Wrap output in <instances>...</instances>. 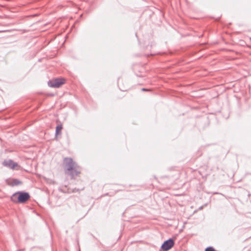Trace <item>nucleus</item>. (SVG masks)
Segmentation results:
<instances>
[{"label":"nucleus","instance_id":"nucleus-1","mask_svg":"<svg viewBox=\"0 0 251 251\" xmlns=\"http://www.w3.org/2000/svg\"><path fill=\"white\" fill-rule=\"evenodd\" d=\"M30 198L29 194L24 191H18L11 197V201L14 203H24Z\"/></svg>","mask_w":251,"mask_h":251},{"label":"nucleus","instance_id":"nucleus-2","mask_svg":"<svg viewBox=\"0 0 251 251\" xmlns=\"http://www.w3.org/2000/svg\"><path fill=\"white\" fill-rule=\"evenodd\" d=\"M64 163L66 171L72 170L73 168H75L77 167V164L75 162L73 161L72 158H65L64 159Z\"/></svg>","mask_w":251,"mask_h":251},{"label":"nucleus","instance_id":"nucleus-3","mask_svg":"<svg viewBox=\"0 0 251 251\" xmlns=\"http://www.w3.org/2000/svg\"><path fill=\"white\" fill-rule=\"evenodd\" d=\"M175 245V241L173 239L169 238L165 241L161 246V249L164 251H168L171 249Z\"/></svg>","mask_w":251,"mask_h":251},{"label":"nucleus","instance_id":"nucleus-4","mask_svg":"<svg viewBox=\"0 0 251 251\" xmlns=\"http://www.w3.org/2000/svg\"><path fill=\"white\" fill-rule=\"evenodd\" d=\"M64 83L65 80L63 78H56L53 80H49L48 85L52 88H59Z\"/></svg>","mask_w":251,"mask_h":251},{"label":"nucleus","instance_id":"nucleus-5","mask_svg":"<svg viewBox=\"0 0 251 251\" xmlns=\"http://www.w3.org/2000/svg\"><path fill=\"white\" fill-rule=\"evenodd\" d=\"M2 165L5 167H7L12 169H14L15 167L18 166V164L17 163L13 162L11 159L4 160L2 162Z\"/></svg>","mask_w":251,"mask_h":251},{"label":"nucleus","instance_id":"nucleus-6","mask_svg":"<svg viewBox=\"0 0 251 251\" xmlns=\"http://www.w3.org/2000/svg\"><path fill=\"white\" fill-rule=\"evenodd\" d=\"M68 174L71 176L72 178H74L75 176H77L80 172L76 169V167L73 168L72 170H68Z\"/></svg>","mask_w":251,"mask_h":251},{"label":"nucleus","instance_id":"nucleus-7","mask_svg":"<svg viewBox=\"0 0 251 251\" xmlns=\"http://www.w3.org/2000/svg\"><path fill=\"white\" fill-rule=\"evenodd\" d=\"M62 129V126L61 125H58L56 127L55 129V136L60 134L61 133V129Z\"/></svg>","mask_w":251,"mask_h":251},{"label":"nucleus","instance_id":"nucleus-8","mask_svg":"<svg viewBox=\"0 0 251 251\" xmlns=\"http://www.w3.org/2000/svg\"><path fill=\"white\" fill-rule=\"evenodd\" d=\"M22 184V182L20 181V180L14 178L12 180V182L11 183V185L12 186H15V185H18Z\"/></svg>","mask_w":251,"mask_h":251},{"label":"nucleus","instance_id":"nucleus-9","mask_svg":"<svg viewBox=\"0 0 251 251\" xmlns=\"http://www.w3.org/2000/svg\"><path fill=\"white\" fill-rule=\"evenodd\" d=\"M142 91H148V90L146 89V88H142Z\"/></svg>","mask_w":251,"mask_h":251},{"label":"nucleus","instance_id":"nucleus-10","mask_svg":"<svg viewBox=\"0 0 251 251\" xmlns=\"http://www.w3.org/2000/svg\"><path fill=\"white\" fill-rule=\"evenodd\" d=\"M202 208V206H201L199 208L200 209H201Z\"/></svg>","mask_w":251,"mask_h":251},{"label":"nucleus","instance_id":"nucleus-11","mask_svg":"<svg viewBox=\"0 0 251 251\" xmlns=\"http://www.w3.org/2000/svg\"><path fill=\"white\" fill-rule=\"evenodd\" d=\"M1 32V31H0V32Z\"/></svg>","mask_w":251,"mask_h":251}]
</instances>
